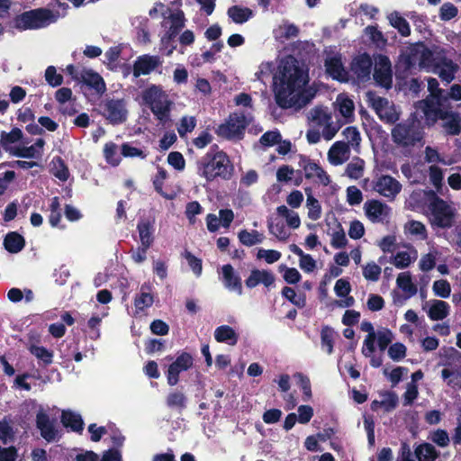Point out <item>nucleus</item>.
<instances>
[{
	"mask_svg": "<svg viewBox=\"0 0 461 461\" xmlns=\"http://www.w3.org/2000/svg\"><path fill=\"white\" fill-rule=\"evenodd\" d=\"M141 245L150 247L154 241V224L149 219H141L137 224Z\"/></svg>",
	"mask_w": 461,
	"mask_h": 461,
	"instance_id": "393cba45",
	"label": "nucleus"
},
{
	"mask_svg": "<svg viewBox=\"0 0 461 461\" xmlns=\"http://www.w3.org/2000/svg\"><path fill=\"white\" fill-rule=\"evenodd\" d=\"M457 14V7L450 2L444 3L439 8V18L441 21H450L456 17Z\"/></svg>",
	"mask_w": 461,
	"mask_h": 461,
	"instance_id": "5fc2aeb1",
	"label": "nucleus"
},
{
	"mask_svg": "<svg viewBox=\"0 0 461 461\" xmlns=\"http://www.w3.org/2000/svg\"><path fill=\"white\" fill-rule=\"evenodd\" d=\"M282 296H284L286 300H288L291 303L295 305L296 307L303 309L306 306V295L305 294H296L294 288L289 286H285L282 289Z\"/></svg>",
	"mask_w": 461,
	"mask_h": 461,
	"instance_id": "4c0bfd02",
	"label": "nucleus"
},
{
	"mask_svg": "<svg viewBox=\"0 0 461 461\" xmlns=\"http://www.w3.org/2000/svg\"><path fill=\"white\" fill-rule=\"evenodd\" d=\"M309 82L308 69L301 66L293 56L282 60L279 71L274 77L276 104L282 109L300 110L315 96V91L306 88Z\"/></svg>",
	"mask_w": 461,
	"mask_h": 461,
	"instance_id": "f257e3e1",
	"label": "nucleus"
},
{
	"mask_svg": "<svg viewBox=\"0 0 461 461\" xmlns=\"http://www.w3.org/2000/svg\"><path fill=\"white\" fill-rule=\"evenodd\" d=\"M422 50L419 58L420 66L422 68H434L438 56H440L443 51V48H437L436 50H430L428 47L421 45Z\"/></svg>",
	"mask_w": 461,
	"mask_h": 461,
	"instance_id": "c756f323",
	"label": "nucleus"
},
{
	"mask_svg": "<svg viewBox=\"0 0 461 461\" xmlns=\"http://www.w3.org/2000/svg\"><path fill=\"white\" fill-rule=\"evenodd\" d=\"M267 226L270 233L274 234L279 240H285L289 237V233L282 221H277L276 222L268 221Z\"/></svg>",
	"mask_w": 461,
	"mask_h": 461,
	"instance_id": "6e6d98bb",
	"label": "nucleus"
},
{
	"mask_svg": "<svg viewBox=\"0 0 461 461\" xmlns=\"http://www.w3.org/2000/svg\"><path fill=\"white\" fill-rule=\"evenodd\" d=\"M275 281V275L271 271L254 268L250 271V275L245 280V285L248 288L252 289L262 284L265 287L269 288L274 285Z\"/></svg>",
	"mask_w": 461,
	"mask_h": 461,
	"instance_id": "f3484780",
	"label": "nucleus"
},
{
	"mask_svg": "<svg viewBox=\"0 0 461 461\" xmlns=\"http://www.w3.org/2000/svg\"><path fill=\"white\" fill-rule=\"evenodd\" d=\"M60 421L65 428L74 432L81 434L84 430V420L81 415L70 410L62 411Z\"/></svg>",
	"mask_w": 461,
	"mask_h": 461,
	"instance_id": "b1692460",
	"label": "nucleus"
},
{
	"mask_svg": "<svg viewBox=\"0 0 461 461\" xmlns=\"http://www.w3.org/2000/svg\"><path fill=\"white\" fill-rule=\"evenodd\" d=\"M249 125L244 113H231L225 122L215 129V133L225 140H241Z\"/></svg>",
	"mask_w": 461,
	"mask_h": 461,
	"instance_id": "39448f33",
	"label": "nucleus"
},
{
	"mask_svg": "<svg viewBox=\"0 0 461 461\" xmlns=\"http://www.w3.org/2000/svg\"><path fill=\"white\" fill-rule=\"evenodd\" d=\"M187 398L184 393L180 391L170 392L166 399L167 407L174 409L184 410L186 408Z\"/></svg>",
	"mask_w": 461,
	"mask_h": 461,
	"instance_id": "c9c22d12",
	"label": "nucleus"
},
{
	"mask_svg": "<svg viewBox=\"0 0 461 461\" xmlns=\"http://www.w3.org/2000/svg\"><path fill=\"white\" fill-rule=\"evenodd\" d=\"M390 24L395 28L402 37L411 35V28L405 18L400 15L397 11H393L388 15Z\"/></svg>",
	"mask_w": 461,
	"mask_h": 461,
	"instance_id": "72a5a7b5",
	"label": "nucleus"
},
{
	"mask_svg": "<svg viewBox=\"0 0 461 461\" xmlns=\"http://www.w3.org/2000/svg\"><path fill=\"white\" fill-rule=\"evenodd\" d=\"M381 267L375 262L367 263L363 267V276L366 280L377 281L381 275Z\"/></svg>",
	"mask_w": 461,
	"mask_h": 461,
	"instance_id": "e2e57ef3",
	"label": "nucleus"
},
{
	"mask_svg": "<svg viewBox=\"0 0 461 461\" xmlns=\"http://www.w3.org/2000/svg\"><path fill=\"white\" fill-rule=\"evenodd\" d=\"M49 221L52 227H57L61 220L60 204L59 197L55 196L50 204Z\"/></svg>",
	"mask_w": 461,
	"mask_h": 461,
	"instance_id": "864d4df0",
	"label": "nucleus"
},
{
	"mask_svg": "<svg viewBox=\"0 0 461 461\" xmlns=\"http://www.w3.org/2000/svg\"><path fill=\"white\" fill-rule=\"evenodd\" d=\"M227 14L237 24H242L253 17V11L249 7L232 5L228 8Z\"/></svg>",
	"mask_w": 461,
	"mask_h": 461,
	"instance_id": "c85d7f7f",
	"label": "nucleus"
},
{
	"mask_svg": "<svg viewBox=\"0 0 461 461\" xmlns=\"http://www.w3.org/2000/svg\"><path fill=\"white\" fill-rule=\"evenodd\" d=\"M406 16L412 22L415 29L419 32H424L427 30V16L420 14L415 11H411L406 14Z\"/></svg>",
	"mask_w": 461,
	"mask_h": 461,
	"instance_id": "bf43d9fd",
	"label": "nucleus"
},
{
	"mask_svg": "<svg viewBox=\"0 0 461 461\" xmlns=\"http://www.w3.org/2000/svg\"><path fill=\"white\" fill-rule=\"evenodd\" d=\"M406 347L401 342L392 344L388 348V355L393 361H400L406 356Z\"/></svg>",
	"mask_w": 461,
	"mask_h": 461,
	"instance_id": "0e129e2a",
	"label": "nucleus"
},
{
	"mask_svg": "<svg viewBox=\"0 0 461 461\" xmlns=\"http://www.w3.org/2000/svg\"><path fill=\"white\" fill-rule=\"evenodd\" d=\"M350 148L345 141H336L328 152V159L334 166L343 164L349 156Z\"/></svg>",
	"mask_w": 461,
	"mask_h": 461,
	"instance_id": "4be33fe9",
	"label": "nucleus"
},
{
	"mask_svg": "<svg viewBox=\"0 0 461 461\" xmlns=\"http://www.w3.org/2000/svg\"><path fill=\"white\" fill-rule=\"evenodd\" d=\"M45 80L50 86L57 87L62 85L63 76L57 73L54 66H49L45 70Z\"/></svg>",
	"mask_w": 461,
	"mask_h": 461,
	"instance_id": "13d9d810",
	"label": "nucleus"
},
{
	"mask_svg": "<svg viewBox=\"0 0 461 461\" xmlns=\"http://www.w3.org/2000/svg\"><path fill=\"white\" fill-rule=\"evenodd\" d=\"M214 339L219 343H227L235 346L239 340V335L234 329L229 325H221L215 329Z\"/></svg>",
	"mask_w": 461,
	"mask_h": 461,
	"instance_id": "bb28decb",
	"label": "nucleus"
},
{
	"mask_svg": "<svg viewBox=\"0 0 461 461\" xmlns=\"http://www.w3.org/2000/svg\"><path fill=\"white\" fill-rule=\"evenodd\" d=\"M327 73L333 78L341 82L347 81L348 72L345 70L339 57H331L325 60Z\"/></svg>",
	"mask_w": 461,
	"mask_h": 461,
	"instance_id": "5701e85b",
	"label": "nucleus"
},
{
	"mask_svg": "<svg viewBox=\"0 0 461 461\" xmlns=\"http://www.w3.org/2000/svg\"><path fill=\"white\" fill-rule=\"evenodd\" d=\"M433 222L441 228L449 227L452 222V213L448 204L441 198L436 197L429 205Z\"/></svg>",
	"mask_w": 461,
	"mask_h": 461,
	"instance_id": "4468645a",
	"label": "nucleus"
},
{
	"mask_svg": "<svg viewBox=\"0 0 461 461\" xmlns=\"http://www.w3.org/2000/svg\"><path fill=\"white\" fill-rule=\"evenodd\" d=\"M432 289L434 294L441 298H448L451 293L450 284L445 279L435 281Z\"/></svg>",
	"mask_w": 461,
	"mask_h": 461,
	"instance_id": "052dcab7",
	"label": "nucleus"
},
{
	"mask_svg": "<svg viewBox=\"0 0 461 461\" xmlns=\"http://www.w3.org/2000/svg\"><path fill=\"white\" fill-rule=\"evenodd\" d=\"M375 60L374 79L378 86L390 89L393 86V71L390 59L386 55L378 54Z\"/></svg>",
	"mask_w": 461,
	"mask_h": 461,
	"instance_id": "9d476101",
	"label": "nucleus"
},
{
	"mask_svg": "<svg viewBox=\"0 0 461 461\" xmlns=\"http://www.w3.org/2000/svg\"><path fill=\"white\" fill-rule=\"evenodd\" d=\"M279 216L285 218L287 225L292 229H298L301 225V220L297 212L289 210L285 205H280L276 208Z\"/></svg>",
	"mask_w": 461,
	"mask_h": 461,
	"instance_id": "e433bc0d",
	"label": "nucleus"
},
{
	"mask_svg": "<svg viewBox=\"0 0 461 461\" xmlns=\"http://www.w3.org/2000/svg\"><path fill=\"white\" fill-rule=\"evenodd\" d=\"M443 127L447 134L458 135L461 131V117L456 113L443 123Z\"/></svg>",
	"mask_w": 461,
	"mask_h": 461,
	"instance_id": "8fccbe9b",
	"label": "nucleus"
},
{
	"mask_svg": "<svg viewBox=\"0 0 461 461\" xmlns=\"http://www.w3.org/2000/svg\"><path fill=\"white\" fill-rule=\"evenodd\" d=\"M337 101L341 115L346 119L353 117L355 110L353 101L348 97H340V95L338 97Z\"/></svg>",
	"mask_w": 461,
	"mask_h": 461,
	"instance_id": "3c124183",
	"label": "nucleus"
},
{
	"mask_svg": "<svg viewBox=\"0 0 461 461\" xmlns=\"http://www.w3.org/2000/svg\"><path fill=\"white\" fill-rule=\"evenodd\" d=\"M143 103L148 105L156 120L163 127L170 125L171 110L174 103L161 86L151 85L141 93Z\"/></svg>",
	"mask_w": 461,
	"mask_h": 461,
	"instance_id": "f03ea898",
	"label": "nucleus"
},
{
	"mask_svg": "<svg viewBox=\"0 0 461 461\" xmlns=\"http://www.w3.org/2000/svg\"><path fill=\"white\" fill-rule=\"evenodd\" d=\"M365 161L360 158H355L347 165L346 174L352 179H359L363 176Z\"/></svg>",
	"mask_w": 461,
	"mask_h": 461,
	"instance_id": "ea45409f",
	"label": "nucleus"
},
{
	"mask_svg": "<svg viewBox=\"0 0 461 461\" xmlns=\"http://www.w3.org/2000/svg\"><path fill=\"white\" fill-rule=\"evenodd\" d=\"M299 166L304 171L306 179L317 177L323 185L330 183V176L323 168L305 155H300Z\"/></svg>",
	"mask_w": 461,
	"mask_h": 461,
	"instance_id": "2eb2a0df",
	"label": "nucleus"
},
{
	"mask_svg": "<svg viewBox=\"0 0 461 461\" xmlns=\"http://www.w3.org/2000/svg\"><path fill=\"white\" fill-rule=\"evenodd\" d=\"M294 378L297 380V384L303 391V400L309 402L312 397V385L310 378L303 373H296Z\"/></svg>",
	"mask_w": 461,
	"mask_h": 461,
	"instance_id": "de8ad7c7",
	"label": "nucleus"
},
{
	"mask_svg": "<svg viewBox=\"0 0 461 461\" xmlns=\"http://www.w3.org/2000/svg\"><path fill=\"white\" fill-rule=\"evenodd\" d=\"M193 365L194 357L190 353L185 351L179 353L175 361L167 367L166 376L168 385H176L179 382L180 373L189 370Z\"/></svg>",
	"mask_w": 461,
	"mask_h": 461,
	"instance_id": "1a4fd4ad",
	"label": "nucleus"
},
{
	"mask_svg": "<svg viewBox=\"0 0 461 461\" xmlns=\"http://www.w3.org/2000/svg\"><path fill=\"white\" fill-rule=\"evenodd\" d=\"M121 154L124 158H135L139 157L142 159L146 158L147 153H145L142 149L133 147L129 142L122 143L121 146Z\"/></svg>",
	"mask_w": 461,
	"mask_h": 461,
	"instance_id": "680f3d73",
	"label": "nucleus"
},
{
	"mask_svg": "<svg viewBox=\"0 0 461 461\" xmlns=\"http://www.w3.org/2000/svg\"><path fill=\"white\" fill-rule=\"evenodd\" d=\"M150 284L144 283L140 287V293L134 299V306L137 312H143L145 309L152 306L154 297L150 294Z\"/></svg>",
	"mask_w": 461,
	"mask_h": 461,
	"instance_id": "cd10ccee",
	"label": "nucleus"
},
{
	"mask_svg": "<svg viewBox=\"0 0 461 461\" xmlns=\"http://www.w3.org/2000/svg\"><path fill=\"white\" fill-rule=\"evenodd\" d=\"M343 136L347 139L348 145L353 148L359 146L361 141L360 132L355 126H348L342 131Z\"/></svg>",
	"mask_w": 461,
	"mask_h": 461,
	"instance_id": "603ef678",
	"label": "nucleus"
},
{
	"mask_svg": "<svg viewBox=\"0 0 461 461\" xmlns=\"http://www.w3.org/2000/svg\"><path fill=\"white\" fill-rule=\"evenodd\" d=\"M29 351L38 359L41 360L44 366H49L53 361V352L43 346L32 345Z\"/></svg>",
	"mask_w": 461,
	"mask_h": 461,
	"instance_id": "c03bdc74",
	"label": "nucleus"
},
{
	"mask_svg": "<svg viewBox=\"0 0 461 461\" xmlns=\"http://www.w3.org/2000/svg\"><path fill=\"white\" fill-rule=\"evenodd\" d=\"M25 239L17 231L8 232L4 239V248L9 253L16 254L25 247Z\"/></svg>",
	"mask_w": 461,
	"mask_h": 461,
	"instance_id": "a878e982",
	"label": "nucleus"
},
{
	"mask_svg": "<svg viewBox=\"0 0 461 461\" xmlns=\"http://www.w3.org/2000/svg\"><path fill=\"white\" fill-rule=\"evenodd\" d=\"M423 136L419 125L413 121L397 123L392 130V139L402 147H412L421 141Z\"/></svg>",
	"mask_w": 461,
	"mask_h": 461,
	"instance_id": "423d86ee",
	"label": "nucleus"
},
{
	"mask_svg": "<svg viewBox=\"0 0 461 461\" xmlns=\"http://www.w3.org/2000/svg\"><path fill=\"white\" fill-rule=\"evenodd\" d=\"M167 170L165 168L159 167L158 168L157 174L155 175V176L152 179V184H153L155 191L158 194H160L162 197H164L167 200H172V199H174L175 194H169L163 191L164 182L167 179Z\"/></svg>",
	"mask_w": 461,
	"mask_h": 461,
	"instance_id": "f704fd0d",
	"label": "nucleus"
},
{
	"mask_svg": "<svg viewBox=\"0 0 461 461\" xmlns=\"http://www.w3.org/2000/svg\"><path fill=\"white\" fill-rule=\"evenodd\" d=\"M376 338L379 349L384 351L392 343L393 334L389 329H384L383 330H378Z\"/></svg>",
	"mask_w": 461,
	"mask_h": 461,
	"instance_id": "69168bd1",
	"label": "nucleus"
},
{
	"mask_svg": "<svg viewBox=\"0 0 461 461\" xmlns=\"http://www.w3.org/2000/svg\"><path fill=\"white\" fill-rule=\"evenodd\" d=\"M415 456L419 461H436L439 452L430 443H421L415 448Z\"/></svg>",
	"mask_w": 461,
	"mask_h": 461,
	"instance_id": "7c9ffc66",
	"label": "nucleus"
},
{
	"mask_svg": "<svg viewBox=\"0 0 461 461\" xmlns=\"http://www.w3.org/2000/svg\"><path fill=\"white\" fill-rule=\"evenodd\" d=\"M36 426L41 431V437L48 442L54 441L58 431L49 415L43 411H38L36 415Z\"/></svg>",
	"mask_w": 461,
	"mask_h": 461,
	"instance_id": "412c9836",
	"label": "nucleus"
},
{
	"mask_svg": "<svg viewBox=\"0 0 461 461\" xmlns=\"http://www.w3.org/2000/svg\"><path fill=\"white\" fill-rule=\"evenodd\" d=\"M458 69L459 66L447 57V51L444 49L440 56H438L432 71L438 74L443 82L449 84L454 80Z\"/></svg>",
	"mask_w": 461,
	"mask_h": 461,
	"instance_id": "9b49d317",
	"label": "nucleus"
},
{
	"mask_svg": "<svg viewBox=\"0 0 461 461\" xmlns=\"http://www.w3.org/2000/svg\"><path fill=\"white\" fill-rule=\"evenodd\" d=\"M375 190L381 195L393 200L401 192L402 185L394 177L383 175L377 179Z\"/></svg>",
	"mask_w": 461,
	"mask_h": 461,
	"instance_id": "dca6fc26",
	"label": "nucleus"
},
{
	"mask_svg": "<svg viewBox=\"0 0 461 461\" xmlns=\"http://www.w3.org/2000/svg\"><path fill=\"white\" fill-rule=\"evenodd\" d=\"M364 208L366 216L372 222L382 221L383 217L389 215L391 210L387 204L375 199L366 201Z\"/></svg>",
	"mask_w": 461,
	"mask_h": 461,
	"instance_id": "6ab92c4d",
	"label": "nucleus"
},
{
	"mask_svg": "<svg viewBox=\"0 0 461 461\" xmlns=\"http://www.w3.org/2000/svg\"><path fill=\"white\" fill-rule=\"evenodd\" d=\"M373 61L366 52L356 56L350 63V71L358 82L365 83L370 79Z\"/></svg>",
	"mask_w": 461,
	"mask_h": 461,
	"instance_id": "f8f14e48",
	"label": "nucleus"
},
{
	"mask_svg": "<svg viewBox=\"0 0 461 461\" xmlns=\"http://www.w3.org/2000/svg\"><path fill=\"white\" fill-rule=\"evenodd\" d=\"M397 285L404 292L413 295L417 293V287L412 283L411 276L409 272L400 273L396 279Z\"/></svg>",
	"mask_w": 461,
	"mask_h": 461,
	"instance_id": "37998d69",
	"label": "nucleus"
},
{
	"mask_svg": "<svg viewBox=\"0 0 461 461\" xmlns=\"http://www.w3.org/2000/svg\"><path fill=\"white\" fill-rule=\"evenodd\" d=\"M89 89L95 90L97 95H103L106 91L104 78L92 69H83L80 72V81Z\"/></svg>",
	"mask_w": 461,
	"mask_h": 461,
	"instance_id": "a211bd4d",
	"label": "nucleus"
},
{
	"mask_svg": "<svg viewBox=\"0 0 461 461\" xmlns=\"http://www.w3.org/2000/svg\"><path fill=\"white\" fill-rule=\"evenodd\" d=\"M10 153L17 158H39L41 157V150L36 149L35 146L17 147L10 149Z\"/></svg>",
	"mask_w": 461,
	"mask_h": 461,
	"instance_id": "a18cd8bd",
	"label": "nucleus"
},
{
	"mask_svg": "<svg viewBox=\"0 0 461 461\" xmlns=\"http://www.w3.org/2000/svg\"><path fill=\"white\" fill-rule=\"evenodd\" d=\"M238 237L240 241L247 247L261 243L263 240L262 234L258 230H252L249 232L247 230H242L239 232Z\"/></svg>",
	"mask_w": 461,
	"mask_h": 461,
	"instance_id": "58836bf2",
	"label": "nucleus"
},
{
	"mask_svg": "<svg viewBox=\"0 0 461 461\" xmlns=\"http://www.w3.org/2000/svg\"><path fill=\"white\" fill-rule=\"evenodd\" d=\"M233 169V165L226 152L205 154L197 162V174L207 182H212L218 177L229 180L232 176Z\"/></svg>",
	"mask_w": 461,
	"mask_h": 461,
	"instance_id": "7ed1b4c3",
	"label": "nucleus"
},
{
	"mask_svg": "<svg viewBox=\"0 0 461 461\" xmlns=\"http://www.w3.org/2000/svg\"><path fill=\"white\" fill-rule=\"evenodd\" d=\"M428 90L430 93L432 98L436 100L437 104L441 106L442 97L445 91L439 88L438 81L436 78L429 77L428 79Z\"/></svg>",
	"mask_w": 461,
	"mask_h": 461,
	"instance_id": "4d7b16f0",
	"label": "nucleus"
},
{
	"mask_svg": "<svg viewBox=\"0 0 461 461\" xmlns=\"http://www.w3.org/2000/svg\"><path fill=\"white\" fill-rule=\"evenodd\" d=\"M162 60L158 55L143 54L137 57L132 67V75L135 78L140 76L149 75L161 67Z\"/></svg>",
	"mask_w": 461,
	"mask_h": 461,
	"instance_id": "ddd939ff",
	"label": "nucleus"
},
{
	"mask_svg": "<svg viewBox=\"0 0 461 461\" xmlns=\"http://www.w3.org/2000/svg\"><path fill=\"white\" fill-rule=\"evenodd\" d=\"M104 156L106 162L116 167L121 162V157L118 155V147L114 142H107L104 147Z\"/></svg>",
	"mask_w": 461,
	"mask_h": 461,
	"instance_id": "a19ab883",
	"label": "nucleus"
},
{
	"mask_svg": "<svg viewBox=\"0 0 461 461\" xmlns=\"http://www.w3.org/2000/svg\"><path fill=\"white\" fill-rule=\"evenodd\" d=\"M168 19L170 20L171 24L164 36L161 38V44L165 49H167L166 55L171 56L174 50L176 49V45L174 44V41L185 27V14L181 10H178L175 14H170Z\"/></svg>",
	"mask_w": 461,
	"mask_h": 461,
	"instance_id": "6e6552de",
	"label": "nucleus"
},
{
	"mask_svg": "<svg viewBox=\"0 0 461 461\" xmlns=\"http://www.w3.org/2000/svg\"><path fill=\"white\" fill-rule=\"evenodd\" d=\"M321 342L322 348L330 355L333 352L334 330L329 326H324L321 331Z\"/></svg>",
	"mask_w": 461,
	"mask_h": 461,
	"instance_id": "49530a36",
	"label": "nucleus"
},
{
	"mask_svg": "<svg viewBox=\"0 0 461 461\" xmlns=\"http://www.w3.org/2000/svg\"><path fill=\"white\" fill-rule=\"evenodd\" d=\"M100 107L102 116L112 125L122 124L128 119V110L124 99H106L100 104Z\"/></svg>",
	"mask_w": 461,
	"mask_h": 461,
	"instance_id": "0eeeda50",
	"label": "nucleus"
},
{
	"mask_svg": "<svg viewBox=\"0 0 461 461\" xmlns=\"http://www.w3.org/2000/svg\"><path fill=\"white\" fill-rule=\"evenodd\" d=\"M53 21V14L50 10L37 8L17 15L14 23L17 29L25 31L46 27Z\"/></svg>",
	"mask_w": 461,
	"mask_h": 461,
	"instance_id": "20e7f679",
	"label": "nucleus"
},
{
	"mask_svg": "<svg viewBox=\"0 0 461 461\" xmlns=\"http://www.w3.org/2000/svg\"><path fill=\"white\" fill-rule=\"evenodd\" d=\"M306 204L308 207V217L316 221L321 216V207L319 201L312 194L307 195Z\"/></svg>",
	"mask_w": 461,
	"mask_h": 461,
	"instance_id": "09e8293b",
	"label": "nucleus"
},
{
	"mask_svg": "<svg viewBox=\"0 0 461 461\" xmlns=\"http://www.w3.org/2000/svg\"><path fill=\"white\" fill-rule=\"evenodd\" d=\"M449 313V304L441 300H435L430 306L428 316L431 321H441Z\"/></svg>",
	"mask_w": 461,
	"mask_h": 461,
	"instance_id": "473e14b6",
	"label": "nucleus"
},
{
	"mask_svg": "<svg viewBox=\"0 0 461 461\" xmlns=\"http://www.w3.org/2000/svg\"><path fill=\"white\" fill-rule=\"evenodd\" d=\"M222 270V282L224 286L230 291L237 293L239 295L243 294L242 282L240 276L235 272L230 264L224 265Z\"/></svg>",
	"mask_w": 461,
	"mask_h": 461,
	"instance_id": "aec40b11",
	"label": "nucleus"
},
{
	"mask_svg": "<svg viewBox=\"0 0 461 461\" xmlns=\"http://www.w3.org/2000/svg\"><path fill=\"white\" fill-rule=\"evenodd\" d=\"M23 136V131L16 127L13 128L9 132L2 131L0 144L5 150H8L6 146L20 141Z\"/></svg>",
	"mask_w": 461,
	"mask_h": 461,
	"instance_id": "79ce46f5",
	"label": "nucleus"
},
{
	"mask_svg": "<svg viewBox=\"0 0 461 461\" xmlns=\"http://www.w3.org/2000/svg\"><path fill=\"white\" fill-rule=\"evenodd\" d=\"M282 136L278 131H268L260 137V143L266 147H271L281 141Z\"/></svg>",
	"mask_w": 461,
	"mask_h": 461,
	"instance_id": "774afa93",
	"label": "nucleus"
},
{
	"mask_svg": "<svg viewBox=\"0 0 461 461\" xmlns=\"http://www.w3.org/2000/svg\"><path fill=\"white\" fill-rule=\"evenodd\" d=\"M167 163L178 171H183L185 167V159L179 151L170 152L167 156Z\"/></svg>",
	"mask_w": 461,
	"mask_h": 461,
	"instance_id": "338daca9",
	"label": "nucleus"
},
{
	"mask_svg": "<svg viewBox=\"0 0 461 461\" xmlns=\"http://www.w3.org/2000/svg\"><path fill=\"white\" fill-rule=\"evenodd\" d=\"M50 173L60 181H67L69 177L68 168L64 159L56 156L50 162Z\"/></svg>",
	"mask_w": 461,
	"mask_h": 461,
	"instance_id": "2f4dec72",
	"label": "nucleus"
}]
</instances>
